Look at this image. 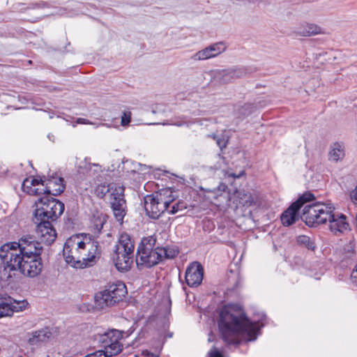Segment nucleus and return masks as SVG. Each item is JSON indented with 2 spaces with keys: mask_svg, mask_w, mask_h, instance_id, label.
<instances>
[{
  "mask_svg": "<svg viewBox=\"0 0 357 357\" xmlns=\"http://www.w3.org/2000/svg\"><path fill=\"white\" fill-rule=\"evenodd\" d=\"M350 199L351 202L357 206V185L350 192Z\"/></svg>",
  "mask_w": 357,
  "mask_h": 357,
  "instance_id": "nucleus-35",
  "label": "nucleus"
},
{
  "mask_svg": "<svg viewBox=\"0 0 357 357\" xmlns=\"http://www.w3.org/2000/svg\"><path fill=\"white\" fill-rule=\"evenodd\" d=\"M209 137H212L213 139L216 140V143L220 149L226 147V141L224 138H220L217 137L215 135H211Z\"/></svg>",
  "mask_w": 357,
  "mask_h": 357,
  "instance_id": "nucleus-32",
  "label": "nucleus"
},
{
  "mask_svg": "<svg viewBox=\"0 0 357 357\" xmlns=\"http://www.w3.org/2000/svg\"><path fill=\"white\" fill-rule=\"evenodd\" d=\"M123 337L122 333L116 329L109 330L102 334H98L96 340L104 347L103 351L109 357L117 355L123 349L121 340Z\"/></svg>",
  "mask_w": 357,
  "mask_h": 357,
  "instance_id": "nucleus-10",
  "label": "nucleus"
},
{
  "mask_svg": "<svg viewBox=\"0 0 357 357\" xmlns=\"http://www.w3.org/2000/svg\"><path fill=\"white\" fill-rule=\"evenodd\" d=\"M142 356L144 357H159L158 354H153L147 350L142 351Z\"/></svg>",
  "mask_w": 357,
  "mask_h": 357,
  "instance_id": "nucleus-37",
  "label": "nucleus"
},
{
  "mask_svg": "<svg viewBox=\"0 0 357 357\" xmlns=\"http://www.w3.org/2000/svg\"><path fill=\"white\" fill-rule=\"evenodd\" d=\"M207 357H224L223 354L219 351L215 347H213L212 349H211L208 352Z\"/></svg>",
  "mask_w": 357,
  "mask_h": 357,
  "instance_id": "nucleus-34",
  "label": "nucleus"
},
{
  "mask_svg": "<svg viewBox=\"0 0 357 357\" xmlns=\"http://www.w3.org/2000/svg\"><path fill=\"white\" fill-rule=\"evenodd\" d=\"M227 46L225 43H215L196 52L192 56V59L194 61H202L213 58L225 52Z\"/></svg>",
  "mask_w": 357,
  "mask_h": 357,
  "instance_id": "nucleus-17",
  "label": "nucleus"
},
{
  "mask_svg": "<svg viewBox=\"0 0 357 357\" xmlns=\"http://www.w3.org/2000/svg\"><path fill=\"white\" fill-rule=\"evenodd\" d=\"M204 278V268L198 261L190 263L186 268L185 280L190 287H197L201 284Z\"/></svg>",
  "mask_w": 357,
  "mask_h": 357,
  "instance_id": "nucleus-15",
  "label": "nucleus"
},
{
  "mask_svg": "<svg viewBox=\"0 0 357 357\" xmlns=\"http://www.w3.org/2000/svg\"><path fill=\"white\" fill-rule=\"evenodd\" d=\"M187 208V204L181 200L177 201L175 202V199L173 202L169 205V208L167 211V213L169 214H176L180 211L185 210Z\"/></svg>",
  "mask_w": 357,
  "mask_h": 357,
  "instance_id": "nucleus-27",
  "label": "nucleus"
},
{
  "mask_svg": "<svg viewBox=\"0 0 357 357\" xmlns=\"http://www.w3.org/2000/svg\"><path fill=\"white\" fill-rule=\"evenodd\" d=\"M332 212L333 206L331 204L317 202L305 205L301 218L308 226L316 227L326 223Z\"/></svg>",
  "mask_w": 357,
  "mask_h": 357,
  "instance_id": "nucleus-8",
  "label": "nucleus"
},
{
  "mask_svg": "<svg viewBox=\"0 0 357 357\" xmlns=\"http://www.w3.org/2000/svg\"><path fill=\"white\" fill-rule=\"evenodd\" d=\"M351 281L354 284L357 286V263L355 266V268L352 271L351 273Z\"/></svg>",
  "mask_w": 357,
  "mask_h": 357,
  "instance_id": "nucleus-36",
  "label": "nucleus"
},
{
  "mask_svg": "<svg viewBox=\"0 0 357 357\" xmlns=\"http://www.w3.org/2000/svg\"><path fill=\"white\" fill-rule=\"evenodd\" d=\"M131 121V112H125L121 116V125L123 126H128Z\"/></svg>",
  "mask_w": 357,
  "mask_h": 357,
  "instance_id": "nucleus-30",
  "label": "nucleus"
},
{
  "mask_svg": "<svg viewBox=\"0 0 357 357\" xmlns=\"http://www.w3.org/2000/svg\"><path fill=\"white\" fill-rule=\"evenodd\" d=\"M264 326L263 319L250 321L237 305H225L220 312L218 326L225 342L238 344L241 339L255 340L257 332Z\"/></svg>",
  "mask_w": 357,
  "mask_h": 357,
  "instance_id": "nucleus-1",
  "label": "nucleus"
},
{
  "mask_svg": "<svg viewBox=\"0 0 357 357\" xmlns=\"http://www.w3.org/2000/svg\"><path fill=\"white\" fill-rule=\"evenodd\" d=\"M13 248L12 243H8L0 248V258L2 260V264L0 265V280L7 282L8 284L14 281L17 272V268H13L8 259H6V256L11 253Z\"/></svg>",
  "mask_w": 357,
  "mask_h": 357,
  "instance_id": "nucleus-12",
  "label": "nucleus"
},
{
  "mask_svg": "<svg viewBox=\"0 0 357 357\" xmlns=\"http://www.w3.org/2000/svg\"><path fill=\"white\" fill-rule=\"evenodd\" d=\"M43 184L45 188L41 189L43 195L57 196L65 190L63 178L56 175H53L47 180L43 181Z\"/></svg>",
  "mask_w": 357,
  "mask_h": 357,
  "instance_id": "nucleus-18",
  "label": "nucleus"
},
{
  "mask_svg": "<svg viewBox=\"0 0 357 357\" xmlns=\"http://www.w3.org/2000/svg\"><path fill=\"white\" fill-rule=\"evenodd\" d=\"M41 243L31 236H24L18 242H11L13 251L6 256V259H8L13 268H17L23 275L35 278L43 268L40 257L43 250Z\"/></svg>",
  "mask_w": 357,
  "mask_h": 357,
  "instance_id": "nucleus-2",
  "label": "nucleus"
},
{
  "mask_svg": "<svg viewBox=\"0 0 357 357\" xmlns=\"http://www.w3.org/2000/svg\"><path fill=\"white\" fill-rule=\"evenodd\" d=\"M52 334L50 328L45 327L29 333L27 341L30 345L39 346L41 344L47 342L51 337Z\"/></svg>",
  "mask_w": 357,
  "mask_h": 357,
  "instance_id": "nucleus-20",
  "label": "nucleus"
},
{
  "mask_svg": "<svg viewBox=\"0 0 357 357\" xmlns=\"http://www.w3.org/2000/svg\"><path fill=\"white\" fill-rule=\"evenodd\" d=\"M208 341H209V342H211V341H212V339H211V337H209V338H208Z\"/></svg>",
  "mask_w": 357,
  "mask_h": 357,
  "instance_id": "nucleus-39",
  "label": "nucleus"
},
{
  "mask_svg": "<svg viewBox=\"0 0 357 357\" xmlns=\"http://www.w3.org/2000/svg\"><path fill=\"white\" fill-rule=\"evenodd\" d=\"M28 304L25 300L16 301L6 294L0 293V318L11 317L15 312H22Z\"/></svg>",
  "mask_w": 357,
  "mask_h": 357,
  "instance_id": "nucleus-14",
  "label": "nucleus"
},
{
  "mask_svg": "<svg viewBox=\"0 0 357 357\" xmlns=\"http://www.w3.org/2000/svg\"><path fill=\"white\" fill-rule=\"evenodd\" d=\"M195 121L193 120H188L186 116H182L178 118L177 120L172 121L170 123L171 125H174L176 126H189L193 123H195Z\"/></svg>",
  "mask_w": 357,
  "mask_h": 357,
  "instance_id": "nucleus-29",
  "label": "nucleus"
},
{
  "mask_svg": "<svg viewBox=\"0 0 357 357\" xmlns=\"http://www.w3.org/2000/svg\"><path fill=\"white\" fill-rule=\"evenodd\" d=\"M135 242L127 233L120 234L115 245L113 261L116 268L121 271H128L133 262Z\"/></svg>",
  "mask_w": 357,
  "mask_h": 357,
  "instance_id": "nucleus-6",
  "label": "nucleus"
},
{
  "mask_svg": "<svg viewBox=\"0 0 357 357\" xmlns=\"http://www.w3.org/2000/svg\"><path fill=\"white\" fill-rule=\"evenodd\" d=\"M174 200V195L171 188L160 190L155 193L147 195L144 199L146 214L151 219H158Z\"/></svg>",
  "mask_w": 357,
  "mask_h": 357,
  "instance_id": "nucleus-5",
  "label": "nucleus"
},
{
  "mask_svg": "<svg viewBox=\"0 0 357 357\" xmlns=\"http://www.w3.org/2000/svg\"><path fill=\"white\" fill-rule=\"evenodd\" d=\"M247 73L248 70L244 67L231 68L216 71L213 78L218 83L225 84L245 76Z\"/></svg>",
  "mask_w": 357,
  "mask_h": 357,
  "instance_id": "nucleus-16",
  "label": "nucleus"
},
{
  "mask_svg": "<svg viewBox=\"0 0 357 357\" xmlns=\"http://www.w3.org/2000/svg\"><path fill=\"white\" fill-rule=\"evenodd\" d=\"M314 196L311 192L303 194L295 202H294L281 215L280 219L284 226H289L294 224L298 220V211L305 204L312 201Z\"/></svg>",
  "mask_w": 357,
  "mask_h": 357,
  "instance_id": "nucleus-13",
  "label": "nucleus"
},
{
  "mask_svg": "<svg viewBox=\"0 0 357 357\" xmlns=\"http://www.w3.org/2000/svg\"><path fill=\"white\" fill-rule=\"evenodd\" d=\"M48 138L50 139H52V137H50V135L48 136Z\"/></svg>",
  "mask_w": 357,
  "mask_h": 357,
  "instance_id": "nucleus-41",
  "label": "nucleus"
},
{
  "mask_svg": "<svg viewBox=\"0 0 357 357\" xmlns=\"http://www.w3.org/2000/svg\"><path fill=\"white\" fill-rule=\"evenodd\" d=\"M98 255V243L79 236H73L66 241L63 255L67 264L76 268L93 266Z\"/></svg>",
  "mask_w": 357,
  "mask_h": 357,
  "instance_id": "nucleus-4",
  "label": "nucleus"
},
{
  "mask_svg": "<svg viewBox=\"0 0 357 357\" xmlns=\"http://www.w3.org/2000/svg\"><path fill=\"white\" fill-rule=\"evenodd\" d=\"M48 138L50 139H52V137H50V135L48 136Z\"/></svg>",
  "mask_w": 357,
  "mask_h": 357,
  "instance_id": "nucleus-42",
  "label": "nucleus"
},
{
  "mask_svg": "<svg viewBox=\"0 0 357 357\" xmlns=\"http://www.w3.org/2000/svg\"><path fill=\"white\" fill-rule=\"evenodd\" d=\"M295 33L301 36H311L324 33L322 28L315 24L304 23L296 28Z\"/></svg>",
  "mask_w": 357,
  "mask_h": 357,
  "instance_id": "nucleus-22",
  "label": "nucleus"
},
{
  "mask_svg": "<svg viewBox=\"0 0 357 357\" xmlns=\"http://www.w3.org/2000/svg\"><path fill=\"white\" fill-rule=\"evenodd\" d=\"M252 202H253V201H250V205H251Z\"/></svg>",
  "mask_w": 357,
  "mask_h": 357,
  "instance_id": "nucleus-40",
  "label": "nucleus"
},
{
  "mask_svg": "<svg viewBox=\"0 0 357 357\" xmlns=\"http://www.w3.org/2000/svg\"><path fill=\"white\" fill-rule=\"evenodd\" d=\"M157 250L160 261L165 259H174L179 252L178 249L176 246L158 247Z\"/></svg>",
  "mask_w": 357,
  "mask_h": 357,
  "instance_id": "nucleus-24",
  "label": "nucleus"
},
{
  "mask_svg": "<svg viewBox=\"0 0 357 357\" xmlns=\"http://www.w3.org/2000/svg\"><path fill=\"white\" fill-rule=\"evenodd\" d=\"M101 166L97 163H91L87 159L82 161L78 167V172L89 176H93L100 172Z\"/></svg>",
  "mask_w": 357,
  "mask_h": 357,
  "instance_id": "nucleus-23",
  "label": "nucleus"
},
{
  "mask_svg": "<svg viewBox=\"0 0 357 357\" xmlns=\"http://www.w3.org/2000/svg\"><path fill=\"white\" fill-rule=\"evenodd\" d=\"M76 123L79 124H92L89 120L84 118H78Z\"/></svg>",
  "mask_w": 357,
  "mask_h": 357,
  "instance_id": "nucleus-38",
  "label": "nucleus"
},
{
  "mask_svg": "<svg viewBox=\"0 0 357 357\" xmlns=\"http://www.w3.org/2000/svg\"><path fill=\"white\" fill-rule=\"evenodd\" d=\"M40 183L44 185L42 178H27L23 181L22 188L24 192L29 195L40 196L42 195V190L36 188V185H38Z\"/></svg>",
  "mask_w": 357,
  "mask_h": 357,
  "instance_id": "nucleus-21",
  "label": "nucleus"
},
{
  "mask_svg": "<svg viewBox=\"0 0 357 357\" xmlns=\"http://www.w3.org/2000/svg\"><path fill=\"white\" fill-rule=\"evenodd\" d=\"M33 222L36 225V234L43 243L50 245L56 238V232L52 222L63 213V203L50 196L43 195L35 201Z\"/></svg>",
  "mask_w": 357,
  "mask_h": 357,
  "instance_id": "nucleus-3",
  "label": "nucleus"
},
{
  "mask_svg": "<svg viewBox=\"0 0 357 357\" xmlns=\"http://www.w3.org/2000/svg\"><path fill=\"white\" fill-rule=\"evenodd\" d=\"M265 106L264 103L259 101L257 103H246L238 108V112L241 117H245L252 114L256 109Z\"/></svg>",
  "mask_w": 357,
  "mask_h": 357,
  "instance_id": "nucleus-25",
  "label": "nucleus"
},
{
  "mask_svg": "<svg viewBox=\"0 0 357 357\" xmlns=\"http://www.w3.org/2000/svg\"><path fill=\"white\" fill-rule=\"evenodd\" d=\"M153 240L144 238L137 248L136 263L138 267L151 268L160 262L157 248L153 249Z\"/></svg>",
  "mask_w": 357,
  "mask_h": 357,
  "instance_id": "nucleus-9",
  "label": "nucleus"
},
{
  "mask_svg": "<svg viewBox=\"0 0 357 357\" xmlns=\"http://www.w3.org/2000/svg\"><path fill=\"white\" fill-rule=\"evenodd\" d=\"M327 222H329L330 230L335 234L343 233L349 229L346 216L339 213H335L334 207H333V212L331 213V217H329Z\"/></svg>",
  "mask_w": 357,
  "mask_h": 357,
  "instance_id": "nucleus-19",
  "label": "nucleus"
},
{
  "mask_svg": "<svg viewBox=\"0 0 357 357\" xmlns=\"http://www.w3.org/2000/svg\"><path fill=\"white\" fill-rule=\"evenodd\" d=\"M344 156V146L338 142L334 143L329 151V160L333 161H338L342 160Z\"/></svg>",
  "mask_w": 357,
  "mask_h": 357,
  "instance_id": "nucleus-26",
  "label": "nucleus"
},
{
  "mask_svg": "<svg viewBox=\"0 0 357 357\" xmlns=\"http://www.w3.org/2000/svg\"><path fill=\"white\" fill-rule=\"evenodd\" d=\"M112 185H117L116 184L112 183L109 185L108 186H99L97 189V191L98 194H101V197H104L106 193H109V195L110 196V192L107 190L108 188H110Z\"/></svg>",
  "mask_w": 357,
  "mask_h": 357,
  "instance_id": "nucleus-31",
  "label": "nucleus"
},
{
  "mask_svg": "<svg viewBox=\"0 0 357 357\" xmlns=\"http://www.w3.org/2000/svg\"><path fill=\"white\" fill-rule=\"evenodd\" d=\"M127 294L126 286L122 282L109 285L95 295V304L99 309L113 306L121 301Z\"/></svg>",
  "mask_w": 357,
  "mask_h": 357,
  "instance_id": "nucleus-7",
  "label": "nucleus"
},
{
  "mask_svg": "<svg viewBox=\"0 0 357 357\" xmlns=\"http://www.w3.org/2000/svg\"><path fill=\"white\" fill-rule=\"evenodd\" d=\"M110 193V204L114 217L119 222L123 223L126 215V200L124 199V188L120 185H112L107 189Z\"/></svg>",
  "mask_w": 357,
  "mask_h": 357,
  "instance_id": "nucleus-11",
  "label": "nucleus"
},
{
  "mask_svg": "<svg viewBox=\"0 0 357 357\" xmlns=\"http://www.w3.org/2000/svg\"><path fill=\"white\" fill-rule=\"evenodd\" d=\"M297 243L301 245L305 246L308 250H314L315 248L314 242L309 236L305 235L298 236L297 238Z\"/></svg>",
  "mask_w": 357,
  "mask_h": 357,
  "instance_id": "nucleus-28",
  "label": "nucleus"
},
{
  "mask_svg": "<svg viewBox=\"0 0 357 357\" xmlns=\"http://www.w3.org/2000/svg\"><path fill=\"white\" fill-rule=\"evenodd\" d=\"M84 357H109L103 350H98L95 352L91 353Z\"/></svg>",
  "mask_w": 357,
  "mask_h": 357,
  "instance_id": "nucleus-33",
  "label": "nucleus"
}]
</instances>
